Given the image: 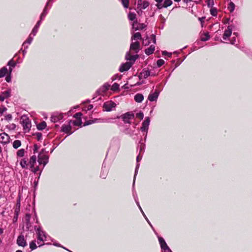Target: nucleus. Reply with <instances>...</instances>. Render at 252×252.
Instances as JSON below:
<instances>
[{
    "label": "nucleus",
    "instance_id": "nucleus-32",
    "mask_svg": "<svg viewBox=\"0 0 252 252\" xmlns=\"http://www.w3.org/2000/svg\"><path fill=\"white\" fill-rule=\"evenodd\" d=\"M20 164L23 168H27L29 165L27 161L25 159L22 160Z\"/></svg>",
    "mask_w": 252,
    "mask_h": 252
},
{
    "label": "nucleus",
    "instance_id": "nucleus-19",
    "mask_svg": "<svg viewBox=\"0 0 252 252\" xmlns=\"http://www.w3.org/2000/svg\"><path fill=\"white\" fill-rule=\"evenodd\" d=\"M71 129V126L70 124L68 125H63L62 127V131L65 133H68L69 134H71V132H70Z\"/></svg>",
    "mask_w": 252,
    "mask_h": 252
},
{
    "label": "nucleus",
    "instance_id": "nucleus-39",
    "mask_svg": "<svg viewBox=\"0 0 252 252\" xmlns=\"http://www.w3.org/2000/svg\"><path fill=\"white\" fill-rule=\"evenodd\" d=\"M119 88V85L116 83H115L111 87V90L115 91L118 90Z\"/></svg>",
    "mask_w": 252,
    "mask_h": 252
},
{
    "label": "nucleus",
    "instance_id": "nucleus-41",
    "mask_svg": "<svg viewBox=\"0 0 252 252\" xmlns=\"http://www.w3.org/2000/svg\"><path fill=\"white\" fill-rule=\"evenodd\" d=\"M32 135H35L36 139H37L38 141H40L42 139V134L41 133L37 132L34 134H32Z\"/></svg>",
    "mask_w": 252,
    "mask_h": 252
},
{
    "label": "nucleus",
    "instance_id": "nucleus-53",
    "mask_svg": "<svg viewBox=\"0 0 252 252\" xmlns=\"http://www.w3.org/2000/svg\"><path fill=\"white\" fill-rule=\"evenodd\" d=\"M172 54L167 52L166 51L162 52V55H168L169 57L171 56Z\"/></svg>",
    "mask_w": 252,
    "mask_h": 252
},
{
    "label": "nucleus",
    "instance_id": "nucleus-36",
    "mask_svg": "<svg viewBox=\"0 0 252 252\" xmlns=\"http://www.w3.org/2000/svg\"><path fill=\"white\" fill-rule=\"evenodd\" d=\"M25 150L23 149H20L17 152V156L19 157H23L24 155Z\"/></svg>",
    "mask_w": 252,
    "mask_h": 252
},
{
    "label": "nucleus",
    "instance_id": "nucleus-22",
    "mask_svg": "<svg viewBox=\"0 0 252 252\" xmlns=\"http://www.w3.org/2000/svg\"><path fill=\"white\" fill-rule=\"evenodd\" d=\"M144 99L143 94H137L134 96V100L136 102L140 103Z\"/></svg>",
    "mask_w": 252,
    "mask_h": 252
},
{
    "label": "nucleus",
    "instance_id": "nucleus-23",
    "mask_svg": "<svg viewBox=\"0 0 252 252\" xmlns=\"http://www.w3.org/2000/svg\"><path fill=\"white\" fill-rule=\"evenodd\" d=\"M155 47L154 45H152L150 46V47L148 48L147 49H145V52L146 54L147 55H150L152 54L154 50H155Z\"/></svg>",
    "mask_w": 252,
    "mask_h": 252
},
{
    "label": "nucleus",
    "instance_id": "nucleus-42",
    "mask_svg": "<svg viewBox=\"0 0 252 252\" xmlns=\"http://www.w3.org/2000/svg\"><path fill=\"white\" fill-rule=\"evenodd\" d=\"M210 13L212 15L216 16L217 15V10L215 8H212L210 10Z\"/></svg>",
    "mask_w": 252,
    "mask_h": 252
},
{
    "label": "nucleus",
    "instance_id": "nucleus-64",
    "mask_svg": "<svg viewBox=\"0 0 252 252\" xmlns=\"http://www.w3.org/2000/svg\"><path fill=\"white\" fill-rule=\"evenodd\" d=\"M106 174H103V173H101V177H102V178L104 179L106 178Z\"/></svg>",
    "mask_w": 252,
    "mask_h": 252
},
{
    "label": "nucleus",
    "instance_id": "nucleus-56",
    "mask_svg": "<svg viewBox=\"0 0 252 252\" xmlns=\"http://www.w3.org/2000/svg\"><path fill=\"white\" fill-rule=\"evenodd\" d=\"M142 159V156L140 155V154L137 157L136 160L137 162H139Z\"/></svg>",
    "mask_w": 252,
    "mask_h": 252
},
{
    "label": "nucleus",
    "instance_id": "nucleus-49",
    "mask_svg": "<svg viewBox=\"0 0 252 252\" xmlns=\"http://www.w3.org/2000/svg\"><path fill=\"white\" fill-rule=\"evenodd\" d=\"M32 172H34V174H36L37 175H39L41 173V171L39 168H35L34 171L32 170Z\"/></svg>",
    "mask_w": 252,
    "mask_h": 252
},
{
    "label": "nucleus",
    "instance_id": "nucleus-50",
    "mask_svg": "<svg viewBox=\"0 0 252 252\" xmlns=\"http://www.w3.org/2000/svg\"><path fill=\"white\" fill-rule=\"evenodd\" d=\"M208 5L209 7L212 6L214 4V1L213 0H208Z\"/></svg>",
    "mask_w": 252,
    "mask_h": 252
},
{
    "label": "nucleus",
    "instance_id": "nucleus-45",
    "mask_svg": "<svg viewBox=\"0 0 252 252\" xmlns=\"http://www.w3.org/2000/svg\"><path fill=\"white\" fill-rule=\"evenodd\" d=\"M139 164H137V165H136V169H135V174H134V180H133V184H134L135 183V177H136V175L137 173V172H138V169L139 168Z\"/></svg>",
    "mask_w": 252,
    "mask_h": 252
},
{
    "label": "nucleus",
    "instance_id": "nucleus-47",
    "mask_svg": "<svg viewBox=\"0 0 252 252\" xmlns=\"http://www.w3.org/2000/svg\"><path fill=\"white\" fill-rule=\"evenodd\" d=\"M135 201H136V202L137 205L138 206V207H139V209H140V210L141 212H142V214H143V216H144V217H146V215H145V214H144V212L143 211V210H142V208H141V206H140L139 202L136 200V199H135Z\"/></svg>",
    "mask_w": 252,
    "mask_h": 252
},
{
    "label": "nucleus",
    "instance_id": "nucleus-17",
    "mask_svg": "<svg viewBox=\"0 0 252 252\" xmlns=\"http://www.w3.org/2000/svg\"><path fill=\"white\" fill-rule=\"evenodd\" d=\"M139 46L138 42H133L130 45V49L134 51L135 53H138L139 50Z\"/></svg>",
    "mask_w": 252,
    "mask_h": 252
},
{
    "label": "nucleus",
    "instance_id": "nucleus-40",
    "mask_svg": "<svg viewBox=\"0 0 252 252\" xmlns=\"http://www.w3.org/2000/svg\"><path fill=\"white\" fill-rule=\"evenodd\" d=\"M122 2L125 8H128L129 5V0H122Z\"/></svg>",
    "mask_w": 252,
    "mask_h": 252
},
{
    "label": "nucleus",
    "instance_id": "nucleus-31",
    "mask_svg": "<svg viewBox=\"0 0 252 252\" xmlns=\"http://www.w3.org/2000/svg\"><path fill=\"white\" fill-rule=\"evenodd\" d=\"M97 122H98V120H97V119H94L93 120H89V121H86L84 123V126H88V125H91L92 124H93L94 123H96Z\"/></svg>",
    "mask_w": 252,
    "mask_h": 252
},
{
    "label": "nucleus",
    "instance_id": "nucleus-18",
    "mask_svg": "<svg viewBox=\"0 0 252 252\" xmlns=\"http://www.w3.org/2000/svg\"><path fill=\"white\" fill-rule=\"evenodd\" d=\"M172 4L171 0H165L162 4H159L158 9H162L163 8H166Z\"/></svg>",
    "mask_w": 252,
    "mask_h": 252
},
{
    "label": "nucleus",
    "instance_id": "nucleus-59",
    "mask_svg": "<svg viewBox=\"0 0 252 252\" xmlns=\"http://www.w3.org/2000/svg\"><path fill=\"white\" fill-rule=\"evenodd\" d=\"M204 19H205L204 17H201V18H198V20L200 21L202 25L203 23L204 22Z\"/></svg>",
    "mask_w": 252,
    "mask_h": 252
},
{
    "label": "nucleus",
    "instance_id": "nucleus-27",
    "mask_svg": "<svg viewBox=\"0 0 252 252\" xmlns=\"http://www.w3.org/2000/svg\"><path fill=\"white\" fill-rule=\"evenodd\" d=\"M158 241L161 249L167 246L163 238L158 237Z\"/></svg>",
    "mask_w": 252,
    "mask_h": 252
},
{
    "label": "nucleus",
    "instance_id": "nucleus-21",
    "mask_svg": "<svg viewBox=\"0 0 252 252\" xmlns=\"http://www.w3.org/2000/svg\"><path fill=\"white\" fill-rule=\"evenodd\" d=\"M137 55L132 56L130 54V53H128L126 56V59L127 61H130L134 62L137 59Z\"/></svg>",
    "mask_w": 252,
    "mask_h": 252
},
{
    "label": "nucleus",
    "instance_id": "nucleus-2",
    "mask_svg": "<svg viewBox=\"0 0 252 252\" xmlns=\"http://www.w3.org/2000/svg\"><path fill=\"white\" fill-rule=\"evenodd\" d=\"M20 122L23 127L24 132H29L32 127V124L29 118L26 115H23L21 117Z\"/></svg>",
    "mask_w": 252,
    "mask_h": 252
},
{
    "label": "nucleus",
    "instance_id": "nucleus-11",
    "mask_svg": "<svg viewBox=\"0 0 252 252\" xmlns=\"http://www.w3.org/2000/svg\"><path fill=\"white\" fill-rule=\"evenodd\" d=\"M63 118V115L62 114L59 113L58 112L54 113L52 114L51 117V121L52 122L56 123L62 119Z\"/></svg>",
    "mask_w": 252,
    "mask_h": 252
},
{
    "label": "nucleus",
    "instance_id": "nucleus-15",
    "mask_svg": "<svg viewBox=\"0 0 252 252\" xmlns=\"http://www.w3.org/2000/svg\"><path fill=\"white\" fill-rule=\"evenodd\" d=\"M134 118V115L132 113H127L123 116V119L125 123H130V120Z\"/></svg>",
    "mask_w": 252,
    "mask_h": 252
},
{
    "label": "nucleus",
    "instance_id": "nucleus-13",
    "mask_svg": "<svg viewBox=\"0 0 252 252\" xmlns=\"http://www.w3.org/2000/svg\"><path fill=\"white\" fill-rule=\"evenodd\" d=\"M132 63L130 62H126L121 64L119 68V71L123 72L125 71L128 70L131 66Z\"/></svg>",
    "mask_w": 252,
    "mask_h": 252
},
{
    "label": "nucleus",
    "instance_id": "nucleus-1",
    "mask_svg": "<svg viewBox=\"0 0 252 252\" xmlns=\"http://www.w3.org/2000/svg\"><path fill=\"white\" fill-rule=\"evenodd\" d=\"M37 240L38 246L40 247L43 245L44 241H48L49 240L50 237L46 235L45 232L41 229L40 227L34 226Z\"/></svg>",
    "mask_w": 252,
    "mask_h": 252
},
{
    "label": "nucleus",
    "instance_id": "nucleus-62",
    "mask_svg": "<svg viewBox=\"0 0 252 252\" xmlns=\"http://www.w3.org/2000/svg\"><path fill=\"white\" fill-rule=\"evenodd\" d=\"M144 146H141L140 149V154H141L142 152V151L144 150Z\"/></svg>",
    "mask_w": 252,
    "mask_h": 252
},
{
    "label": "nucleus",
    "instance_id": "nucleus-34",
    "mask_svg": "<svg viewBox=\"0 0 252 252\" xmlns=\"http://www.w3.org/2000/svg\"><path fill=\"white\" fill-rule=\"evenodd\" d=\"M228 8L231 12H233L235 8V4L234 3L232 2H230Z\"/></svg>",
    "mask_w": 252,
    "mask_h": 252
},
{
    "label": "nucleus",
    "instance_id": "nucleus-30",
    "mask_svg": "<svg viewBox=\"0 0 252 252\" xmlns=\"http://www.w3.org/2000/svg\"><path fill=\"white\" fill-rule=\"evenodd\" d=\"M141 37V35L140 32H137L134 34L133 36L131 38L132 40L135 39H140Z\"/></svg>",
    "mask_w": 252,
    "mask_h": 252
},
{
    "label": "nucleus",
    "instance_id": "nucleus-3",
    "mask_svg": "<svg viewBox=\"0 0 252 252\" xmlns=\"http://www.w3.org/2000/svg\"><path fill=\"white\" fill-rule=\"evenodd\" d=\"M32 41V38L31 37V34L29 35L28 38L26 40L23 44L22 47L20 51V52L21 51L23 54V56L27 53V49L28 48L29 45H30Z\"/></svg>",
    "mask_w": 252,
    "mask_h": 252
},
{
    "label": "nucleus",
    "instance_id": "nucleus-38",
    "mask_svg": "<svg viewBox=\"0 0 252 252\" xmlns=\"http://www.w3.org/2000/svg\"><path fill=\"white\" fill-rule=\"evenodd\" d=\"M150 43V38H149L148 37H147L145 39H143V41H142V44L144 46L148 45Z\"/></svg>",
    "mask_w": 252,
    "mask_h": 252
},
{
    "label": "nucleus",
    "instance_id": "nucleus-4",
    "mask_svg": "<svg viewBox=\"0 0 252 252\" xmlns=\"http://www.w3.org/2000/svg\"><path fill=\"white\" fill-rule=\"evenodd\" d=\"M46 14H47L46 8H45L43 13L41 14L40 21H39L37 23L36 25L34 27L33 29H32V35L33 34L34 35L35 34V33L37 32L38 29L40 25L41 21L46 16Z\"/></svg>",
    "mask_w": 252,
    "mask_h": 252
},
{
    "label": "nucleus",
    "instance_id": "nucleus-29",
    "mask_svg": "<svg viewBox=\"0 0 252 252\" xmlns=\"http://www.w3.org/2000/svg\"><path fill=\"white\" fill-rule=\"evenodd\" d=\"M150 74V72L149 70H144L141 73V76L144 78L148 77Z\"/></svg>",
    "mask_w": 252,
    "mask_h": 252
},
{
    "label": "nucleus",
    "instance_id": "nucleus-12",
    "mask_svg": "<svg viewBox=\"0 0 252 252\" xmlns=\"http://www.w3.org/2000/svg\"><path fill=\"white\" fill-rule=\"evenodd\" d=\"M81 116H82V113H80V112L77 113L74 115V117L75 118H76V119L75 121H73L72 122V123L74 125L76 126H80L81 125V124H82V121H81Z\"/></svg>",
    "mask_w": 252,
    "mask_h": 252
},
{
    "label": "nucleus",
    "instance_id": "nucleus-35",
    "mask_svg": "<svg viewBox=\"0 0 252 252\" xmlns=\"http://www.w3.org/2000/svg\"><path fill=\"white\" fill-rule=\"evenodd\" d=\"M149 5V2L147 0H144L143 2H142V4L140 7L142 9H144L146 8L147 7H148Z\"/></svg>",
    "mask_w": 252,
    "mask_h": 252
},
{
    "label": "nucleus",
    "instance_id": "nucleus-61",
    "mask_svg": "<svg viewBox=\"0 0 252 252\" xmlns=\"http://www.w3.org/2000/svg\"><path fill=\"white\" fill-rule=\"evenodd\" d=\"M37 247V246L36 245V244L32 242V250L36 249Z\"/></svg>",
    "mask_w": 252,
    "mask_h": 252
},
{
    "label": "nucleus",
    "instance_id": "nucleus-48",
    "mask_svg": "<svg viewBox=\"0 0 252 252\" xmlns=\"http://www.w3.org/2000/svg\"><path fill=\"white\" fill-rule=\"evenodd\" d=\"M135 201H136V202L137 205L138 206V207H139V209H140V210L141 212H142V214H143V216H144V217H146V215H145V214H144V212L143 211V210H142V208H141V206H140L139 202L136 200V199H135Z\"/></svg>",
    "mask_w": 252,
    "mask_h": 252
},
{
    "label": "nucleus",
    "instance_id": "nucleus-58",
    "mask_svg": "<svg viewBox=\"0 0 252 252\" xmlns=\"http://www.w3.org/2000/svg\"><path fill=\"white\" fill-rule=\"evenodd\" d=\"M142 2H143V1L142 0H137L138 5L139 6H141L142 4Z\"/></svg>",
    "mask_w": 252,
    "mask_h": 252
},
{
    "label": "nucleus",
    "instance_id": "nucleus-6",
    "mask_svg": "<svg viewBox=\"0 0 252 252\" xmlns=\"http://www.w3.org/2000/svg\"><path fill=\"white\" fill-rule=\"evenodd\" d=\"M150 122V118L149 117L146 118V119L142 123V126L141 127V130L142 132H146V135H147V133L148 132Z\"/></svg>",
    "mask_w": 252,
    "mask_h": 252
},
{
    "label": "nucleus",
    "instance_id": "nucleus-16",
    "mask_svg": "<svg viewBox=\"0 0 252 252\" xmlns=\"http://www.w3.org/2000/svg\"><path fill=\"white\" fill-rule=\"evenodd\" d=\"M17 244L19 246L25 247L26 245V242L23 235H20L17 240Z\"/></svg>",
    "mask_w": 252,
    "mask_h": 252
},
{
    "label": "nucleus",
    "instance_id": "nucleus-28",
    "mask_svg": "<svg viewBox=\"0 0 252 252\" xmlns=\"http://www.w3.org/2000/svg\"><path fill=\"white\" fill-rule=\"evenodd\" d=\"M21 145V142L19 140H16L13 143V147L15 149L18 148Z\"/></svg>",
    "mask_w": 252,
    "mask_h": 252
},
{
    "label": "nucleus",
    "instance_id": "nucleus-9",
    "mask_svg": "<svg viewBox=\"0 0 252 252\" xmlns=\"http://www.w3.org/2000/svg\"><path fill=\"white\" fill-rule=\"evenodd\" d=\"M232 32V26H229L227 29L224 31L223 34L222 38L224 40L228 39L229 37L231 36Z\"/></svg>",
    "mask_w": 252,
    "mask_h": 252
},
{
    "label": "nucleus",
    "instance_id": "nucleus-20",
    "mask_svg": "<svg viewBox=\"0 0 252 252\" xmlns=\"http://www.w3.org/2000/svg\"><path fill=\"white\" fill-rule=\"evenodd\" d=\"M158 96V93L157 91H156L154 93L150 94L148 96V99L150 101H156Z\"/></svg>",
    "mask_w": 252,
    "mask_h": 252
},
{
    "label": "nucleus",
    "instance_id": "nucleus-7",
    "mask_svg": "<svg viewBox=\"0 0 252 252\" xmlns=\"http://www.w3.org/2000/svg\"><path fill=\"white\" fill-rule=\"evenodd\" d=\"M110 87V85L108 83L104 84L102 87H101L97 91V93L101 95H104L107 91L108 90Z\"/></svg>",
    "mask_w": 252,
    "mask_h": 252
},
{
    "label": "nucleus",
    "instance_id": "nucleus-8",
    "mask_svg": "<svg viewBox=\"0 0 252 252\" xmlns=\"http://www.w3.org/2000/svg\"><path fill=\"white\" fill-rule=\"evenodd\" d=\"M10 137L5 132L0 134V143L2 144H6L9 142Z\"/></svg>",
    "mask_w": 252,
    "mask_h": 252
},
{
    "label": "nucleus",
    "instance_id": "nucleus-63",
    "mask_svg": "<svg viewBox=\"0 0 252 252\" xmlns=\"http://www.w3.org/2000/svg\"><path fill=\"white\" fill-rule=\"evenodd\" d=\"M93 108V105H89L87 107V110H90Z\"/></svg>",
    "mask_w": 252,
    "mask_h": 252
},
{
    "label": "nucleus",
    "instance_id": "nucleus-26",
    "mask_svg": "<svg viewBox=\"0 0 252 252\" xmlns=\"http://www.w3.org/2000/svg\"><path fill=\"white\" fill-rule=\"evenodd\" d=\"M7 65L10 66L9 70L10 73L12 70V67H14L16 66V63L12 59L8 62Z\"/></svg>",
    "mask_w": 252,
    "mask_h": 252
},
{
    "label": "nucleus",
    "instance_id": "nucleus-55",
    "mask_svg": "<svg viewBox=\"0 0 252 252\" xmlns=\"http://www.w3.org/2000/svg\"><path fill=\"white\" fill-rule=\"evenodd\" d=\"M12 119V116L10 114H8L5 116V119L6 120H10Z\"/></svg>",
    "mask_w": 252,
    "mask_h": 252
},
{
    "label": "nucleus",
    "instance_id": "nucleus-43",
    "mask_svg": "<svg viewBox=\"0 0 252 252\" xmlns=\"http://www.w3.org/2000/svg\"><path fill=\"white\" fill-rule=\"evenodd\" d=\"M136 117L141 120L144 118V114L142 112H139L136 114Z\"/></svg>",
    "mask_w": 252,
    "mask_h": 252
},
{
    "label": "nucleus",
    "instance_id": "nucleus-33",
    "mask_svg": "<svg viewBox=\"0 0 252 252\" xmlns=\"http://www.w3.org/2000/svg\"><path fill=\"white\" fill-rule=\"evenodd\" d=\"M128 17L129 20L133 21L136 19V14L130 12L128 14Z\"/></svg>",
    "mask_w": 252,
    "mask_h": 252
},
{
    "label": "nucleus",
    "instance_id": "nucleus-52",
    "mask_svg": "<svg viewBox=\"0 0 252 252\" xmlns=\"http://www.w3.org/2000/svg\"><path fill=\"white\" fill-rule=\"evenodd\" d=\"M155 1L157 2V6L158 8L159 4H162V1L163 0H155Z\"/></svg>",
    "mask_w": 252,
    "mask_h": 252
},
{
    "label": "nucleus",
    "instance_id": "nucleus-44",
    "mask_svg": "<svg viewBox=\"0 0 252 252\" xmlns=\"http://www.w3.org/2000/svg\"><path fill=\"white\" fill-rule=\"evenodd\" d=\"M164 63V61L162 59L158 60L157 61V65L158 67L162 66Z\"/></svg>",
    "mask_w": 252,
    "mask_h": 252
},
{
    "label": "nucleus",
    "instance_id": "nucleus-60",
    "mask_svg": "<svg viewBox=\"0 0 252 252\" xmlns=\"http://www.w3.org/2000/svg\"><path fill=\"white\" fill-rule=\"evenodd\" d=\"M32 167H33L34 166V163L35 162L36 158H35V157H34L33 156H32Z\"/></svg>",
    "mask_w": 252,
    "mask_h": 252
},
{
    "label": "nucleus",
    "instance_id": "nucleus-46",
    "mask_svg": "<svg viewBox=\"0 0 252 252\" xmlns=\"http://www.w3.org/2000/svg\"><path fill=\"white\" fill-rule=\"evenodd\" d=\"M163 250V252H172L171 250L169 249L168 246L162 248Z\"/></svg>",
    "mask_w": 252,
    "mask_h": 252
},
{
    "label": "nucleus",
    "instance_id": "nucleus-54",
    "mask_svg": "<svg viewBox=\"0 0 252 252\" xmlns=\"http://www.w3.org/2000/svg\"><path fill=\"white\" fill-rule=\"evenodd\" d=\"M151 39L153 40L154 43L155 44L156 42V36L154 34H152L151 35Z\"/></svg>",
    "mask_w": 252,
    "mask_h": 252
},
{
    "label": "nucleus",
    "instance_id": "nucleus-5",
    "mask_svg": "<svg viewBox=\"0 0 252 252\" xmlns=\"http://www.w3.org/2000/svg\"><path fill=\"white\" fill-rule=\"evenodd\" d=\"M116 106V104L114 102L109 101L104 103L103 108L106 111H111Z\"/></svg>",
    "mask_w": 252,
    "mask_h": 252
},
{
    "label": "nucleus",
    "instance_id": "nucleus-37",
    "mask_svg": "<svg viewBox=\"0 0 252 252\" xmlns=\"http://www.w3.org/2000/svg\"><path fill=\"white\" fill-rule=\"evenodd\" d=\"M209 38H210V36H209L208 33H206L204 34V35L203 36H202L201 37V40L202 41H207V40H209Z\"/></svg>",
    "mask_w": 252,
    "mask_h": 252
},
{
    "label": "nucleus",
    "instance_id": "nucleus-51",
    "mask_svg": "<svg viewBox=\"0 0 252 252\" xmlns=\"http://www.w3.org/2000/svg\"><path fill=\"white\" fill-rule=\"evenodd\" d=\"M6 110L7 109L5 107L0 108V114H3Z\"/></svg>",
    "mask_w": 252,
    "mask_h": 252
},
{
    "label": "nucleus",
    "instance_id": "nucleus-24",
    "mask_svg": "<svg viewBox=\"0 0 252 252\" xmlns=\"http://www.w3.org/2000/svg\"><path fill=\"white\" fill-rule=\"evenodd\" d=\"M47 126V125L45 122L43 121L41 123L36 125L37 128L39 130L44 129Z\"/></svg>",
    "mask_w": 252,
    "mask_h": 252
},
{
    "label": "nucleus",
    "instance_id": "nucleus-57",
    "mask_svg": "<svg viewBox=\"0 0 252 252\" xmlns=\"http://www.w3.org/2000/svg\"><path fill=\"white\" fill-rule=\"evenodd\" d=\"M235 42H236V38H235V37H232V39L230 41V43L231 44H234Z\"/></svg>",
    "mask_w": 252,
    "mask_h": 252
},
{
    "label": "nucleus",
    "instance_id": "nucleus-14",
    "mask_svg": "<svg viewBox=\"0 0 252 252\" xmlns=\"http://www.w3.org/2000/svg\"><path fill=\"white\" fill-rule=\"evenodd\" d=\"M11 90H8L6 91H4L0 94V101L2 102L5 99L9 97L10 96Z\"/></svg>",
    "mask_w": 252,
    "mask_h": 252
},
{
    "label": "nucleus",
    "instance_id": "nucleus-10",
    "mask_svg": "<svg viewBox=\"0 0 252 252\" xmlns=\"http://www.w3.org/2000/svg\"><path fill=\"white\" fill-rule=\"evenodd\" d=\"M38 161L40 165L44 167L48 162V157L43 154H40L38 156Z\"/></svg>",
    "mask_w": 252,
    "mask_h": 252
},
{
    "label": "nucleus",
    "instance_id": "nucleus-25",
    "mask_svg": "<svg viewBox=\"0 0 252 252\" xmlns=\"http://www.w3.org/2000/svg\"><path fill=\"white\" fill-rule=\"evenodd\" d=\"M7 73V68L6 67H3L0 70V78L3 77Z\"/></svg>",
    "mask_w": 252,
    "mask_h": 252
}]
</instances>
